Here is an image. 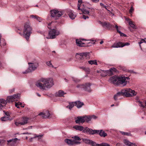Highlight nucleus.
<instances>
[{
  "label": "nucleus",
  "mask_w": 146,
  "mask_h": 146,
  "mask_svg": "<svg viewBox=\"0 0 146 146\" xmlns=\"http://www.w3.org/2000/svg\"><path fill=\"white\" fill-rule=\"evenodd\" d=\"M54 84L53 80L52 78H42L36 83V85L40 89L43 90L50 88Z\"/></svg>",
  "instance_id": "nucleus-1"
},
{
  "label": "nucleus",
  "mask_w": 146,
  "mask_h": 146,
  "mask_svg": "<svg viewBox=\"0 0 146 146\" xmlns=\"http://www.w3.org/2000/svg\"><path fill=\"white\" fill-rule=\"evenodd\" d=\"M136 94V93L134 90H132L129 88H125L122 90L121 92H118L114 96V99L116 100L120 95L130 97L135 96Z\"/></svg>",
  "instance_id": "nucleus-2"
},
{
  "label": "nucleus",
  "mask_w": 146,
  "mask_h": 146,
  "mask_svg": "<svg viewBox=\"0 0 146 146\" xmlns=\"http://www.w3.org/2000/svg\"><path fill=\"white\" fill-rule=\"evenodd\" d=\"M32 29L30 25V23L27 22L24 25L23 34H20L21 35H23L27 40H28L32 33Z\"/></svg>",
  "instance_id": "nucleus-3"
},
{
  "label": "nucleus",
  "mask_w": 146,
  "mask_h": 146,
  "mask_svg": "<svg viewBox=\"0 0 146 146\" xmlns=\"http://www.w3.org/2000/svg\"><path fill=\"white\" fill-rule=\"evenodd\" d=\"M48 28L49 29H51L48 34V36L46 37L47 38L53 39L56 38V36L60 34V31L55 29V27H54L52 26V23H49L48 24Z\"/></svg>",
  "instance_id": "nucleus-4"
},
{
  "label": "nucleus",
  "mask_w": 146,
  "mask_h": 146,
  "mask_svg": "<svg viewBox=\"0 0 146 146\" xmlns=\"http://www.w3.org/2000/svg\"><path fill=\"white\" fill-rule=\"evenodd\" d=\"M29 68L25 72H23L24 74L32 72L33 71L35 70L37 67H38L39 65L37 62L34 63H29Z\"/></svg>",
  "instance_id": "nucleus-5"
},
{
  "label": "nucleus",
  "mask_w": 146,
  "mask_h": 146,
  "mask_svg": "<svg viewBox=\"0 0 146 146\" xmlns=\"http://www.w3.org/2000/svg\"><path fill=\"white\" fill-rule=\"evenodd\" d=\"M51 16L53 19L56 20L58 19L63 14L61 11H58L56 10H52L50 11Z\"/></svg>",
  "instance_id": "nucleus-6"
},
{
  "label": "nucleus",
  "mask_w": 146,
  "mask_h": 146,
  "mask_svg": "<svg viewBox=\"0 0 146 146\" xmlns=\"http://www.w3.org/2000/svg\"><path fill=\"white\" fill-rule=\"evenodd\" d=\"M20 94H17L13 95L12 96H9L7 97L5 101L6 104L7 103L12 102L16 101H17L19 99Z\"/></svg>",
  "instance_id": "nucleus-7"
},
{
  "label": "nucleus",
  "mask_w": 146,
  "mask_h": 146,
  "mask_svg": "<svg viewBox=\"0 0 146 146\" xmlns=\"http://www.w3.org/2000/svg\"><path fill=\"white\" fill-rule=\"evenodd\" d=\"M128 78L125 77H118L117 85L125 86L127 84Z\"/></svg>",
  "instance_id": "nucleus-8"
},
{
  "label": "nucleus",
  "mask_w": 146,
  "mask_h": 146,
  "mask_svg": "<svg viewBox=\"0 0 146 146\" xmlns=\"http://www.w3.org/2000/svg\"><path fill=\"white\" fill-rule=\"evenodd\" d=\"M79 55L78 58L80 60H84L86 58L87 59L89 57V52H84L79 53H77L76 54V56Z\"/></svg>",
  "instance_id": "nucleus-9"
},
{
  "label": "nucleus",
  "mask_w": 146,
  "mask_h": 146,
  "mask_svg": "<svg viewBox=\"0 0 146 146\" xmlns=\"http://www.w3.org/2000/svg\"><path fill=\"white\" fill-rule=\"evenodd\" d=\"M118 77L114 76L111 77L109 80L110 82L114 84L117 85Z\"/></svg>",
  "instance_id": "nucleus-10"
},
{
  "label": "nucleus",
  "mask_w": 146,
  "mask_h": 146,
  "mask_svg": "<svg viewBox=\"0 0 146 146\" xmlns=\"http://www.w3.org/2000/svg\"><path fill=\"white\" fill-rule=\"evenodd\" d=\"M38 115H42V117L43 118H46L49 117L50 114L48 111H45L41 112L38 114Z\"/></svg>",
  "instance_id": "nucleus-11"
},
{
  "label": "nucleus",
  "mask_w": 146,
  "mask_h": 146,
  "mask_svg": "<svg viewBox=\"0 0 146 146\" xmlns=\"http://www.w3.org/2000/svg\"><path fill=\"white\" fill-rule=\"evenodd\" d=\"M91 85V84L90 83H86L84 84L83 88L85 91L90 92L92 91L90 87Z\"/></svg>",
  "instance_id": "nucleus-12"
},
{
  "label": "nucleus",
  "mask_w": 146,
  "mask_h": 146,
  "mask_svg": "<svg viewBox=\"0 0 146 146\" xmlns=\"http://www.w3.org/2000/svg\"><path fill=\"white\" fill-rule=\"evenodd\" d=\"M75 121L76 123L78 124L84 123V116L77 117Z\"/></svg>",
  "instance_id": "nucleus-13"
},
{
  "label": "nucleus",
  "mask_w": 146,
  "mask_h": 146,
  "mask_svg": "<svg viewBox=\"0 0 146 146\" xmlns=\"http://www.w3.org/2000/svg\"><path fill=\"white\" fill-rule=\"evenodd\" d=\"M29 119L26 117H23L20 121V125H23L27 124L28 123Z\"/></svg>",
  "instance_id": "nucleus-14"
},
{
  "label": "nucleus",
  "mask_w": 146,
  "mask_h": 146,
  "mask_svg": "<svg viewBox=\"0 0 146 146\" xmlns=\"http://www.w3.org/2000/svg\"><path fill=\"white\" fill-rule=\"evenodd\" d=\"M68 13L69 17L72 19H74L76 16V14H74L73 11L71 10L68 11Z\"/></svg>",
  "instance_id": "nucleus-15"
},
{
  "label": "nucleus",
  "mask_w": 146,
  "mask_h": 146,
  "mask_svg": "<svg viewBox=\"0 0 146 146\" xmlns=\"http://www.w3.org/2000/svg\"><path fill=\"white\" fill-rule=\"evenodd\" d=\"M117 70L114 68H111L109 70H106V75L109 74V75H111L113 74V72H116Z\"/></svg>",
  "instance_id": "nucleus-16"
},
{
  "label": "nucleus",
  "mask_w": 146,
  "mask_h": 146,
  "mask_svg": "<svg viewBox=\"0 0 146 146\" xmlns=\"http://www.w3.org/2000/svg\"><path fill=\"white\" fill-rule=\"evenodd\" d=\"M6 105L5 100L3 98L0 99V109L2 108Z\"/></svg>",
  "instance_id": "nucleus-17"
},
{
  "label": "nucleus",
  "mask_w": 146,
  "mask_h": 146,
  "mask_svg": "<svg viewBox=\"0 0 146 146\" xmlns=\"http://www.w3.org/2000/svg\"><path fill=\"white\" fill-rule=\"evenodd\" d=\"M98 134L100 136L104 137H106L107 135V134L102 129L99 130Z\"/></svg>",
  "instance_id": "nucleus-18"
},
{
  "label": "nucleus",
  "mask_w": 146,
  "mask_h": 146,
  "mask_svg": "<svg viewBox=\"0 0 146 146\" xmlns=\"http://www.w3.org/2000/svg\"><path fill=\"white\" fill-rule=\"evenodd\" d=\"M73 128L76 130L82 131L84 130V128L82 125H76L73 127Z\"/></svg>",
  "instance_id": "nucleus-19"
},
{
  "label": "nucleus",
  "mask_w": 146,
  "mask_h": 146,
  "mask_svg": "<svg viewBox=\"0 0 146 146\" xmlns=\"http://www.w3.org/2000/svg\"><path fill=\"white\" fill-rule=\"evenodd\" d=\"M74 140L69 139H66L64 140V141L68 145H74Z\"/></svg>",
  "instance_id": "nucleus-20"
},
{
  "label": "nucleus",
  "mask_w": 146,
  "mask_h": 146,
  "mask_svg": "<svg viewBox=\"0 0 146 146\" xmlns=\"http://www.w3.org/2000/svg\"><path fill=\"white\" fill-rule=\"evenodd\" d=\"M75 104V106H76L78 108H81L84 105V104L82 102H81L80 101H77L74 102Z\"/></svg>",
  "instance_id": "nucleus-21"
},
{
  "label": "nucleus",
  "mask_w": 146,
  "mask_h": 146,
  "mask_svg": "<svg viewBox=\"0 0 146 146\" xmlns=\"http://www.w3.org/2000/svg\"><path fill=\"white\" fill-rule=\"evenodd\" d=\"M66 94V93H64L63 91L60 90L58 92H56V96L59 97L63 96L64 95Z\"/></svg>",
  "instance_id": "nucleus-22"
},
{
  "label": "nucleus",
  "mask_w": 146,
  "mask_h": 146,
  "mask_svg": "<svg viewBox=\"0 0 146 146\" xmlns=\"http://www.w3.org/2000/svg\"><path fill=\"white\" fill-rule=\"evenodd\" d=\"M102 26L104 27L110 28L113 26V25L108 23L104 22L102 23Z\"/></svg>",
  "instance_id": "nucleus-23"
},
{
  "label": "nucleus",
  "mask_w": 146,
  "mask_h": 146,
  "mask_svg": "<svg viewBox=\"0 0 146 146\" xmlns=\"http://www.w3.org/2000/svg\"><path fill=\"white\" fill-rule=\"evenodd\" d=\"M124 143L125 145L128 146H136L135 144L131 143L127 139L124 140Z\"/></svg>",
  "instance_id": "nucleus-24"
},
{
  "label": "nucleus",
  "mask_w": 146,
  "mask_h": 146,
  "mask_svg": "<svg viewBox=\"0 0 146 146\" xmlns=\"http://www.w3.org/2000/svg\"><path fill=\"white\" fill-rule=\"evenodd\" d=\"M92 129L86 127L84 128V130L83 131V132L84 133H88L89 134H91V133H92Z\"/></svg>",
  "instance_id": "nucleus-25"
},
{
  "label": "nucleus",
  "mask_w": 146,
  "mask_h": 146,
  "mask_svg": "<svg viewBox=\"0 0 146 146\" xmlns=\"http://www.w3.org/2000/svg\"><path fill=\"white\" fill-rule=\"evenodd\" d=\"M76 42L77 45L79 46H84V43L82 42V41L80 40L77 39L76 40Z\"/></svg>",
  "instance_id": "nucleus-26"
},
{
  "label": "nucleus",
  "mask_w": 146,
  "mask_h": 146,
  "mask_svg": "<svg viewBox=\"0 0 146 146\" xmlns=\"http://www.w3.org/2000/svg\"><path fill=\"white\" fill-rule=\"evenodd\" d=\"M75 106V104L74 103V102H72L69 103V105L67 106L66 108H68L70 110L74 106Z\"/></svg>",
  "instance_id": "nucleus-27"
},
{
  "label": "nucleus",
  "mask_w": 146,
  "mask_h": 146,
  "mask_svg": "<svg viewBox=\"0 0 146 146\" xmlns=\"http://www.w3.org/2000/svg\"><path fill=\"white\" fill-rule=\"evenodd\" d=\"M97 72L98 73H102V72H104V74H101V75L103 77H105L106 76V70H97Z\"/></svg>",
  "instance_id": "nucleus-28"
},
{
  "label": "nucleus",
  "mask_w": 146,
  "mask_h": 146,
  "mask_svg": "<svg viewBox=\"0 0 146 146\" xmlns=\"http://www.w3.org/2000/svg\"><path fill=\"white\" fill-rule=\"evenodd\" d=\"M30 17L35 19L39 22L40 21V18L37 16L32 15H30Z\"/></svg>",
  "instance_id": "nucleus-29"
},
{
  "label": "nucleus",
  "mask_w": 146,
  "mask_h": 146,
  "mask_svg": "<svg viewBox=\"0 0 146 146\" xmlns=\"http://www.w3.org/2000/svg\"><path fill=\"white\" fill-rule=\"evenodd\" d=\"M84 122L86 121L87 122H88L91 120V118L90 116H84Z\"/></svg>",
  "instance_id": "nucleus-30"
},
{
  "label": "nucleus",
  "mask_w": 146,
  "mask_h": 146,
  "mask_svg": "<svg viewBox=\"0 0 146 146\" xmlns=\"http://www.w3.org/2000/svg\"><path fill=\"white\" fill-rule=\"evenodd\" d=\"M115 27L117 31L120 34L121 36H126L125 34L123 33H121V32H120L118 30V27L117 25H115Z\"/></svg>",
  "instance_id": "nucleus-31"
},
{
  "label": "nucleus",
  "mask_w": 146,
  "mask_h": 146,
  "mask_svg": "<svg viewBox=\"0 0 146 146\" xmlns=\"http://www.w3.org/2000/svg\"><path fill=\"white\" fill-rule=\"evenodd\" d=\"M83 141L85 143L90 144L92 140L87 139H82Z\"/></svg>",
  "instance_id": "nucleus-32"
},
{
  "label": "nucleus",
  "mask_w": 146,
  "mask_h": 146,
  "mask_svg": "<svg viewBox=\"0 0 146 146\" xmlns=\"http://www.w3.org/2000/svg\"><path fill=\"white\" fill-rule=\"evenodd\" d=\"M88 62L89 64L91 65L93 64L96 65H97V62L96 60H89L88 61Z\"/></svg>",
  "instance_id": "nucleus-33"
},
{
  "label": "nucleus",
  "mask_w": 146,
  "mask_h": 146,
  "mask_svg": "<svg viewBox=\"0 0 146 146\" xmlns=\"http://www.w3.org/2000/svg\"><path fill=\"white\" fill-rule=\"evenodd\" d=\"M82 3V0H78V10H80L81 9L80 8V7L81 4Z\"/></svg>",
  "instance_id": "nucleus-34"
},
{
  "label": "nucleus",
  "mask_w": 146,
  "mask_h": 146,
  "mask_svg": "<svg viewBox=\"0 0 146 146\" xmlns=\"http://www.w3.org/2000/svg\"><path fill=\"white\" fill-rule=\"evenodd\" d=\"M129 25L133 29H136V26L134 25V24L132 21H129Z\"/></svg>",
  "instance_id": "nucleus-35"
},
{
  "label": "nucleus",
  "mask_w": 146,
  "mask_h": 146,
  "mask_svg": "<svg viewBox=\"0 0 146 146\" xmlns=\"http://www.w3.org/2000/svg\"><path fill=\"white\" fill-rule=\"evenodd\" d=\"M120 133L123 135H126L127 136H130L131 135L130 133L125 132L122 131H120Z\"/></svg>",
  "instance_id": "nucleus-36"
},
{
  "label": "nucleus",
  "mask_w": 146,
  "mask_h": 146,
  "mask_svg": "<svg viewBox=\"0 0 146 146\" xmlns=\"http://www.w3.org/2000/svg\"><path fill=\"white\" fill-rule=\"evenodd\" d=\"M81 10L82 11L83 13L85 14H88L89 13V11L86 10L84 9H81Z\"/></svg>",
  "instance_id": "nucleus-37"
},
{
  "label": "nucleus",
  "mask_w": 146,
  "mask_h": 146,
  "mask_svg": "<svg viewBox=\"0 0 146 146\" xmlns=\"http://www.w3.org/2000/svg\"><path fill=\"white\" fill-rule=\"evenodd\" d=\"M46 64L48 66L50 67L54 68L53 66L52 65L50 61L47 62H46Z\"/></svg>",
  "instance_id": "nucleus-38"
},
{
  "label": "nucleus",
  "mask_w": 146,
  "mask_h": 146,
  "mask_svg": "<svg viewBox=\"0 0 146 146\" xmlns=\"http://www.w3.org/2000/svg\"><path fill=\"white\" fill-rule=\"evenodd\" d=\"M92 146H99V144L96 143L95 142L91 141L90 144Z\"/></svg>",
  "instance_id": "nucleus-39"
},
{
  "label": "nucleus",
  "mask_w": 146,
  "mask_h": 146,
  "mask_svg": "<svg viewBox=\"0 0 146 146\" xmlns=\"http://www.w3.org/2000/svg\"><path fill=\"white\" fill-rule=\"evenodd\" d=\"M137 102L139 103V106L142 108H144L145 107V106L143 103H142L140 101H138Z\"/></svg>",
  "instance_id": "nucleus-40"
},
{
  "label": "nucleus",
  "mask_w": 146,
  "mask_h": 146,
  "mask_svg": "<svg viewBox=\"0 0 146 146\" xmlns=\"http://www.w3.org/2000/svg\"><path fill=\"white\" fill-rule=\"evenodd\" d=\"M99 130H93L92 129V133L91 134L94 135L96 133L98 134Z\"/></svg>",
  "instance_id": "nucleus-41"
},
{
  "label": "nucleus",
  "mask_w": 146,
  "mask_h": 146,
  "mask_svg": "<svg viewBox=\"0 0 146 146\" xmlns=\"http://www.w3.org/2000/svg\"><path fill=\"white\" fill-rule=\"evenodd\" d=\"M72 138H74V140L75 141H80L81 140V139L78 136H74V137H72Z\"/></svg>",
  "instance_id": "nucleus-42"
},
{
  "label": "nucleus",
  "mask_w": 146,
  "mask_h": 146,
  "mask_svg": "<svg viewBox=\"0 0 146 146\" xmlns=\"http://www.w3.org/2000/svg\"><path fill=\"white\" fill-rule=\"evenodd\" d=\"M99 145V146H110V145L106 143H102Z\"/></svg>",
  "instance_id": "nucleus-43"
},
{
  "label": "nucleus",
  "mask_w": 146,
  "mask_h": 146,
  "mask_svg": "<svg viewBox=\"0 0 146 146\" xmlns=\"http://www.w3.org/2000/svg\"><path fill=\"white\" fill-rule=\"evenodd\" d=\"M117 45L119 47H123V43L121 42H119L117 43Z\"/></svg>",
  "instance_id": "nucleus-44"
},
{
  "label": "nucleus",
  "mask_w": 146,
  "mask_h": 146,
  "mask_svg": "<svg viewBox=\"0 0 146 146\" xmlns=\"http://www.w3.org/2000/svg\"><path fill=\"white\" fill-rule=\"evenodd\" d=\"M117 43H114L111 47V48H118Z\"/></svg>",
  "instance_id": "nucleus-45"
},
{
  "label": "nucleus",
  "mask_w": 146,
  "mask_h": 146,
  "mask_svg": "<svg viewBox=\"0 0 146 146\" xmlns=\"http://www.w3.org/2000/svg\"><path fill=\"white\" fill-rule=\"evenodd\" d=\"M84 70L85 71L87 72V73H88L90 71V70L89 68H84Z\"/></svg>",
  "instance_id": "nucleus-46"
},
{
  "label": "nucleus",
  "mask_w": 146,
  "mask_h": 146,
  "mask_svg": "<svg viewBox=\"0 0 146 146\" xmlns=\"http://www.w3.org/2000/svg\"><path fill=\"white\" fill-rule=\"evenodd\" d=\"M84 86V84H78L76 86V87L77 88H83Z\"/></svg>",
  "instance_id": "nucleus-47"
},
{
  "label": "nucleus",
  "mask_w": 146,
  "mask_h": 146,
  "mask_svg": "<svg viewBox=\"0 0 146 146\" xmlns=\"http://www.w3.org/2000/svg\"><path fill=\"white\" fill-rule=\"evenodd\" d=\"M1 119L2 121H5L7 120V117H6L4 116L2 117Z\"/></svg>",
  "instance_id": "nucleus-48"
},
{
  "label": "nucleus",
  "mask_w": 146,
  "mask_h": 146,
  "mask_svg": "<svg viewBox=\"0 0 146 146\" xmlns=\"http://www.w3.org/2000/svg\"><path fill=\"white\" fill-rule=\"evenodd\" d=\"M74 144H79L81 143L80 142V141H75L74 140Z\"/></svg>",
  "instance_id": "nucleus-49"
},
{
  "label": "nucleus",
  "mask_w": 146,
  "mask_h": 146,
  "mask_svg": "<svg viewBox=\"0 0 146 146\" xmlns=\"http://www.w3.org/2000/svg\"><path fill=\"white\" fill-rule=\"evenodd\" d=\"M43 135H35V138L38 137L39 138H40L42 137Z\"/></svg>",
  "instance_id": "nucleus-50"
},
{
  "label": "nucleus",
  "mask_w": 146,
  "mask_h": 146,
  "mask_svg": "<svg viewBox=\"0 0 146 146\" xmlns=\"http://www.w3.org/2000/svg\"><path fill=\"white\" fill-rule=\"evenodd\" d=\"M130 44L128 42H126V43H123V47L126 46H128Z\"/></svg>",
  "instance_id": "nucleus-51"
},
{
  "label": "nucleus",
  "mask_w": 146,
  "mask_h": 146,
  "mask_svg": "<svg viewBox=\"0 0 146 146\" xmlns=\"http://www.w3.org/2000/svg\"><path fill=\"white\" fill-rule=\"evenodd\" d=\"M100 4L101 6L103 7L104 8H105L106 9H107L106 8V6L104 5L102 3H100Z\"/></svg>",
  "instance_id": "nucleus-52"
},
{
  "label": "nucleus",
  "mask_w": 146,
  "mask_h": 146,
  "mask_svg": "<svg viewBox=\"0 0 146 146\" xmlns=\"http://www.w3.org/2000/svg\"><path fill=\"white\" fill-rule=\"evenodd\" d=\"M133 10H134V9H133V7L132 6L130 8V10H129V13H132L133 12Z\"/></svg>",
  "instance_id": "nucleus-53"
},
{
  "label": "nucleus",
  "mask_w": 146,
  "mask_h": 146,
  "mask_svg": "<svg viewBox=\"0 0 146 146\" xmlns=\"http://www.w3.org/2000/svg\"><path fill=\"white\" fill-rule=\"evenodd\" d=\"M90 117L91 118V119H95L97 118V117L96 116H95L94 115H92L90 116Z\"/></svg>",
  "instance_id": "nucleus-54"
},
{
  "label": "nucleus",
  "mask_w": 146,
  "mask_h": 146,
  "mask_svg": "<svg viewBox=\"0 0 146 146\" xmlns=\"http://www.w3.org/2000/svg\"><path fill=\"white\" fill-rule=\"evenodd\" d=\"M82 18L84 19H86V18H88L89 17L88 16H86L85 15H83Z\"/></svg>",
  "instance_id": "nucleus-55"
},
{
  "label": "nucleus",
  "mask_w": 146,
  "mask_h": 146,
  "mask_svg": "<svg viewBox=\"0 0 146 146\" xmlns=\"http://www.w3.org/2000/svg\"><path fill=\"white\" fill-rule=\"evenodd\" d=\"M20 121H19V122H15V124L17 126H19L20 125Z\"/></svg>",
  "instance_id": "nucleus-56"
},
{
  "label": "nucleus",
  "mask_w": 146,
  "mask_h": 146,
  "mask_svg": "<svg viewBox=\"0 0 146 146\" xmlns=\"http://www.w3.org/2000/svg\"><path fill=\"white\" fill-rule=\"evenodd\" d=\"M19 105L18 103V102L17 103H15V106L16 107H17V108H19Z\"/></svg>",
  "instance_id": "nucleus-57"
},
{
  "label": "nucleus",
  "mask_w": 146,
  "mask_h": 146,
  "mask_svg": "<svg viewBox=\"0 0 146 146\" xmlns=\"http://www.w3.org/2000/svg\"><path fill=\"white\" fill-rule=\"evenodd\" d=\"M93 3H97L99 1V0H91Z\"/></svg>",
  "instance_id": "nucleus-58"
},
{
  "label": "nucleus",
  "mask_w": 146,
  "mask_h": 146,
  "mask_svg": "<svg viewBox=\"0 0 146 146\" xmlns=\"http://www.w3.org/2000/svg\"><path fill=\"white\" fill-rule=\"evenodd\" d=\"M17 139L16 138H15V139H10L9 140H8V141H7V142L9 143V142H11V141H13V142L14 141V140L15 139Z\"/></svg>",
  "instance_id": "nucleus-59"
},
{
  "label": "nucleus",
  "mask_w": 146,
  "mask_h": 146,
  "mask_svg": "<svg viewBox=\"0 0 146 146\" xmlns=\"http://www.w3.org/2000/svg\"><path fill=\"white\" fill-rule=\"evenodd\" d=\"M15 90H14V89L13 88V89L11 90H10V91H9V92L10 93H12L13 92H14Z\"/></svg>",
  "instance_id": "nucleus-60"
},
{
  "label": "nucleus",
  "mask_w": 146,
  "mask_h": 146,
  "mask_svg": "<svg viewBox=\"0 0 146 146\" xmlns=\"http://www.w3.org/2000/svg\"><path fill=\"white\" fill-rule=\"evenodd\" d=\"M5 114L8 116H9L10 115L9 114V112H5Z\"/></svg>",
  "instance_id": "nucleus-61"
},
{
  "label": "nucleus",
  "mask_w": 146,
  "mask_h": 146,
  "mask_svg": "<svg viewBox=\"0 0 146 146\" xmlns=\"http://www.w3.org/2000/svg\"><path fill=\"white\" fill-rule=\"evenodd\" d=\"M3 66L2 65V63L0 62V68H2Z\"/></svg>",
  "instance_id": "nucleus-62"
},
{
  "label": "nucleus",
  "mask_w": 146,
  "mask_h": 146,
  "mask_svg": "<svg viewBox=\"0 0 146 146\" xmlns=\"http://www.w3.org/2000/svg\"><path fill=\"white\" fill-rule=\"evenodd\" d=\"M18 103L19 105H20L21 106L22 105V104L21 102H18Z\"/></svg>",
  "instance_id": "nucleus-63"
},
{
  "label": "nucleus",
  "mask_w": 146,
  "mask_h": 146,
  "mask_svg": "<svg viewBox=\"0 0 146 146\" xmlns=\"http://www.w3.org/2000/svg\"><path fill=\"white\" fill-rule=\"evenodd\" d=\"M116 146H120L121 144L120 143H117L116 145Z\"/></svg>",
  "instance_id": "nucleus-64"
}]
</instances>
